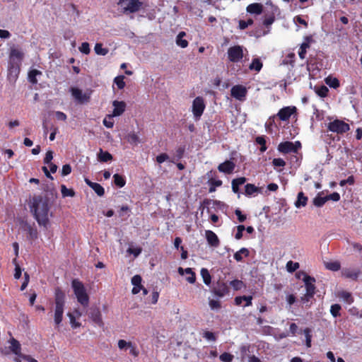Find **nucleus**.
I'll return each instance as SVG.
<instances>
[{
    "label": "nucleus",
    "mask_w": 362,
    "mask_h": 362,
    "mask_svg": "<svg viewBox=\"0 0 362 362\" xmlns=\"http://www.w3.org/2000/svg\"><path fill=\"white\" fill-rule=\"evenodd\" d=\"M30 209L38 224L47 227L49 223V200L41 195L34 196Z\"/></svg>",
    "instance_id": "f257e3e1"
},
{
    "label": "nucleus",
    "mask_w": 362,
    "mask_h": 362,
    "mask_svg": "<svg viewBox=\"0 0 362 362\" xmlns=\"http://www.w3.org/2000/svg\"><path fill=\"white\" fill-rule=\"evenodd\" d=\"M65 293L59 287L54 289V321L59 326L63 320V314L65 306Z\"/></svg>",
    "instance_id": "f03ea898"
},
{
    "label": "nucleus",
    "mask_w": 362,
    "mask_h": 362,
    "mask_svg": "<svg viewBox=\"0 0 362 362\" xmlns=\"http://www.w3.org/2000/svg\"><path fill=\"white\" fill-rule=\"evenodd\" d=\"M71 286L78 302L83 307H87L89 303V296L83 283L78 279H74Z\"/></svg>",
    "instance_id": "7ed1b4c3"
},
{
    "label": "nucleus",
    "mask_w": 362,
    "mask_h": 362,
    "mask_svg": "<svg viewBox=\"0 0 362 362\" xmlns=\"http://www.w3.org/2000/svg\"><path fill=\"white\" fill-rule=\"evenodd\" d=\"M118 4L121 6L125 13H136L143 6V2L139 0H119Z\"/></svg>",
    "instance_id": "20e7f679"
},
{
    "label": "nucleus",
    "mask_w": 362,
    "mask_h": 362,
    "mask_svg": "<svg viewBox=\"0 0 362 362\" xmlns=\"http://www.w3.org/2000/svg\"><path fill=\"white\" fill-rule=\"evenodd\" d=\"M350 129V126L343 120L336 119L327 124V130L337 134H343Z\"/></svg>",
    "instance_id": "39448f33"
},
{
    "label": "nucleus",
    "mask_w": 362,
    "mask_h": 362,
    "mask_svg": "<svg viewBox=\"0 0 362 362\" xmlns=\"http://www.w3.org/2000/svg\"><path fill=\"white\" fill-rule=\"evenodd\" d=\"M301 148V144L299 141L295 142L283 141L278 145V151L282 153H297Z\"/></svg>",
    "instance_id": "423d86ee"
},
{
    "label": "nucleus",
    "mask_w": 362,
    "mask_h": 362,
    "mask_svg": "<svg viewBox=\"0 0 362 362\" xmlns=\"http://www.w3.org/2000/svg\"><path fill=\"white\" fill-rule=\"evenodd\" d=\"M243 57V49L240 45L230 47L228 49V58L230 62L236 63L240 62Z\"/></svg>",
    "instance_id": "0eeeda50"
},
{
    "label": "nucleus",
    "mask_w": 362,
    "mask_h": 362,
    "mask_svg": "<svg viewBox=\"0 0 362 362\" xmlns=\"http://www.w3.org/2000/svg\"><path fill=\"white\" fill-rule=\"evenodd\" d=\"M205 110V103L203 98L197 97L192 102V113L194 117L198 119L202 115Z\"/></svg>",
    "instance_id": "6e6552de"
},
{
    "label": "nucleus",
    "mask_w": 362,
    "mask_h": 362,
    "mask_svg": "<svg viewBox=\"0 0 362 362\" xmlns=\"http://www.w3.org/2000/svg\"><path fill=\"white\" fill-rule=\"evenodd\" d=\"M20 66L21 64L18 63V62H16V60H8V79L9 81H16L18 76V74L20 73Z\"/></svg>",
    "instance_id": "1a4fd4ad"
},
{
    "label": "nucleus",
    "mask_w": 362,
    "mask_h": 362,
    "mask_svg": "<svg viewBox=\"0 0 362 362\" xmlns=\"http://www.w3.org/2000/svg\"><path fill=\"white\" fill-rule=\"evenodd\" d=\"M303 281L305 284V287L306 293H308V296H310V294L315 296L316 291V286L315 285V283L316 281L315 279L304 273Z\"/></svg>",
    "instance_id": "9d476101"
},
{
    "label": "nucleus",
    "mask_w": 362,
    "mask_h": 362,
    "mask_svg": "<svg viewBox=\"0 0 362 362\" xmlns=\"http://www.w3.org/2000/svg\"><path fill=\"white\" fill-rule=\"evenodd\" d=\"M230 94L235 99L243 101L247 95V89L242 85H235L232 87Z\"/></svg>",
    "instance_id": "9b49d317"
},
{
    "label": "nucleus",
    "mask_w": 362,
    "mask_h": 362,
    "mask_svg": "<svg viewBox=\"0 0 362 362\" xmlns=\"http://www.w3.org/2000/svg\"><path fill=\"white\" fill-rule=\"evenodd\" d=\"M297 108L295 106H287L279 110L277 116L281 121H287L291 116L296 113Z\"/></svg>",
    "instance_id": "f8f14e48"
},
{
    "label": "nucleus",
    "mask_w": 362,
    "mask_h": 362,
    "mask_svg": "<svg viewBox=\"0 0 362 362\" xmlns=\"http://www.w3.org/2000/svg\"><path fill=\"white\" fill-rule=\"evenodd\" d=\"M71 91L74 99L81 104L86 103L90 100V95L83 93L82 90L78 88H71Z\"/></svg>",
    "instance_id": "ddd939ff"
},
{
    "label": "nucleus",
    "mask_w": 362,
    "mask_h": 362,
    "mask_svg": "<svg viewBox=\"0 0 362 362\" xmlns=\"http://www.w3.org/2000/svg\"><path fill=\"white\" fill-rule=\"evenodd\" d=\"M313 42L314 40L312 35H308L304 37V42L300 45L298 50V56L300 59L305 58L307 49L310 47V43Z\"/></svg>",
    "instance_id": "4468645a"
},
{
    "label": "nucleus",
    "mask_w": 362,
    "mask_h": 362,
    "mask_svg": "<svg viewBox=\"0 0 362 362\" xmlns=\"http://www.w3.org/2000/svg\"><path fill=\"white\" fill-rule=\"evenodd\" d=\"M89 317L98 326L102 327L103 325L102 315L99 308H91L89 312Z\"/></svg>",
    "instance_id": "2eb2a0df"
},
{
    "label": "nucleus",
    "mask_w": 362,
    "mask_h": 362,
    "mask_svg": "<svg viewBox=\"0 0 362 362\" xmlns=\"http://www.w3.org/2000/svg\"><path fill=\"white\" fill-rule=\"evenodd\" d=\"M112 105L114 107L112 115V117L120 116L124 112L126 103L124 101L114 100L112 102Z\"/></svg>",
    "instance_id": "dca6fc26"
},
{
    "label": "nucleus",
    "mask_w": 362,
    "mask_h": 362,
    "mask_svg": "<svg viewBox=\"0 0 362 362\" xmlns=\"http://www.w3.org/2000/svg\"><path fill=\"white\" fill-rule=\"evenodd\" d=\"M235 168V164L234 162L231 160H226L225 162L221 163L218 166V170L219 172L230 174L233 172Z\"/></svg>",
    "instance_id": "f3484780"
},
{
    "label": "nucleus",
    "mask_w": 362,
    "mask_h": 362,
    "mask_svg": "<svg viewBox=\"0 0 362 362\" xmlns=\"http://www.w3.org/2000/svg\"><path fill=\"white\" fill-rule=\"evenodd\" d=\"M205 234H206V240H207L209 245H210L211 247H217L219 245V244H220L219 239L214 232H213L212 230H206Z\"/></svg>",
    "instance_id": "a211bd4d"
},
{
    "label": "nucleus",
    "mask_w": 362,
    "mask_h": 362,
    "mask_svg": "<svg viewBox=\"0 0 362 362\" xmlns=\"http://www.w3.org/2000/svg\"><path fill=\"white\" fill-rule=\"evenodd\" d=\"M85 182L88 186L92 188L98 196L102 197L105 194V189L100 184L93 182L88 178H85Z\"/></svg>",
    "instance_id": "6ab92c4d"
},
{
    "label": "nucleus",
    "mask_w": 362,
    "mask_h": 362,
    "mask_svg": "<svg viewBox=\"0 0 362 362\" xmlns=\"http://www.w3.org/2000/svg\"><path fill=\"white\" fill-rule=\"evenodd\" d=\"M10 350L17 356L21 357L23 354H22L21 352V347L19 341L14 338H11L10 340Z\"/></svg>",
    "instance_id": "aec40b11"
},
{
    "label": "nucleus",
    "mask_w": 362,
    "mask_h": 362,
    "mask_svg": "<svg viewBox=\"0 0 362 362\" xmlns=\"http://www.w3.org/2000/svg\"><path fill=\"white\" fill-rule=\"evenodd\" d=\"M246 10L250 13L259 15L262 13L263 6L259 3H253L249 4Z\"/></svg>",
    "instance_id": "412c9836"
},
{
    "label": "nucleus",
    "mask_w": 362,
    "mask_h": 362,
    "mask_svg": "<svg viewBox=\"0 0 362 362\" xmlns=\"http://www.w3.org/2000/svg\"><path fill=\"white\" fill-rule=\"evenodd\" d=\"M24 54L18 49L11 48L9 55V61L16 60V62H18L19 64H21V61L23 58Z\"/></svg>",
    "instance_id": "4be33fe9"
},
{
    "label": "nucleus",
    "mask_w": 362,
    "mask_h": 362,
    "mask_svg": "<svg viewBox=\"0 0 362 362\" xmlns=\"http://www.w3.org/2000/svg\"><path fill=\"white\" fill-rule=\"evenodd\" d=\"M247 179L245 177H240L238 178L233 179L231 182L232 191L235 194H238L240 192L239 187L245 184Z\"/></svg>",
    "instance_id": "5701e85b"
},
{
    "label": "nucleus",
    "mask_w": 362,
    "mask_h": 362,
    "mask_svg": "<svg viewBox=\"0 0 362 362\" xmlns=\"http://www.w3.org/2000/svg\"><path fill=\"white\" fill-rule=\"evenodd\" d=\"M229 292V289L228 286L225 283H222L218 286V287L214 288V293L216 296L218 297H223Z\"/></svg>",
    "instance_id": "b1692460"
},
{
    "label": "nucleus",
    "mask_w": 362,
    "mask_h": 362,
    "mask_svg": "<svg viewBox=\"0 0 362 362\" xmlns=\"http://www.w3.org/2000/svg\"><path fill=\"white\" fill-rule=\"evenodd\" d=\"M315 93L320 98H326L328 95L329 89L325 85L315 86L314 88Z\"/></svg>",
    "instance_id": "393cba45"
},
{
    "label": "nucleus",
    "mask_w": 362,
    "mask_h": 362,
    "mask_svg": "<svg viewBox=\"0 0 362 362\" xmlns=\"http://www.w3.org/2000/svg\"><path fill=\"white\" fill-rule=\"evenodd\" d=\"M308 197L304 194L303 192H300L298 194L297 200L295 203V206L297 208L305 206L307 204Z\"/></svg>",
    "instance_id": "a878e982"
},
{
    "label": "nucleus",
    "mask_w": 362,
    "mask_h": 362,
    "mask_svg": "<svg viewBox=\"0 0 362 362\" xmlns=\"http://www.w3.org/2000/svg\"><path fill=\"white\" fill-rule=\"evenodd\" d=\"M98 158L100 162H108L113 159L111 153H110L108 151H103L101 148L100 149Z\"/></svg>",
    "instance_id": "bb28decb"
},
{
    "label": "nucleus",
    "mask_w": 362,
    "mask_h": 362,
    "mask_svg": "<svg viewBox=\"0 0 362 362\" xmlns=\"http://www.w3.org/2000/svg\"><path fill=\"white\" fill-rule=\"evenodd\" d=\"M325 83L327 85H328L330 88L337 89L340 86V82L338 80V78L335 77H331L328 76L325 78Z\"/></svg>",
    "instance_id": "cd10ccee"
},
{
    "label": "nucleus",
    "mask_w": 362,
    "mask_h": 362,
    "mask_svg": "<svg viewBox=\"0 0 362 362\" xmlns=\"http://www.w3.org/2000/svg\"><path fill=\"white\" fill-rule=\"evenodd\" d=\"M186 35V33L184 31L180 32L176 38V43L178 46L182 48H185L188 46V42L186 40H183L182 37Z\"/></svg>",
    "instance_id": "c85d7f7f"
},
{
    "label": "nucleus",
    "mask_w": 362,
    "mask_h": 362,
    "mask_svg": "<svg viewBox=\"0 0 362 362\" xmlns=\"http://www.w3.org/2000/svg\"><path fill=\"white\" fill-rule=\"evenodd\" d=\"M249 254H250L249 250L245 247H243L240 250L236 252L234 254L233 257H234V259L237 262H241L243 260L242 255H244L245 257H247V256H249Z\"/></svg>",
    "instance_id": "c756f323"
},
{
    "label": "nucleus",
    "mask_w": 362,
    "mask_h": 362,
    "mask_svg": "<svg viewBox=\"0 0 362 362\" xmlns=\"http://www.w3.org/2000/svg\"><path fill=\"white\" fill-rule=\"evenodd\" d=\"M360 272L358 270L346 269L343 272V275L349 279L356 280L359 276Z\"/></svg>",
    "instance_id": "7c9ffc66"
},
{
    "label": "nucleus",
    "mask_w": 362,
    "mask_h": 362,
    "mask_svg": "<svg viewBox=\"0 0 362 362\" xmlns=\"http://www.w3.org/2000/svg\"><path fill=\"white\" fill-rule=\"evenodd\" d=\"M262 66L263 64L261 60L258 58H255L252 59L249 68L251 70H255L256 71L259 72L262 69Z\"/></svg>",
    "instance_id": "2f4dec72"
},
{
    "label": "nucleus",
    "mask_w": 362,
    "mask_h": 362,
    "mask_svg": "<svg viewBox=\"0 0 362 362\" xmlns=\"http://www.w3.org/2000/svg\"><path fill=\"white\" fill-rule=\"evenodd\" d=\"M200 273H201L202 277L203 279L204 283L206 285H209L211 281V274H210L209 270L206 268H202L201 269Z\"/></svg>",
    "instance_id": "473e14b6"
},
{
    "label": "nucleus",
    "mask_w": 362,
    "mask_h": 362,
    "mask_svg": "<svg viewBox=\"0 0 362 362\" xmlns=\"http://www.w3.org/2000/svg\"><path fill=\"white\" fill-rule=\"evenodd\" d=\"M114 183L119 187H123L126 184L125 178L119 174H115L113 175Z\"/></svg>",
    "instance_id": "72a5a7b5"
},
{
    "label": "nucleus",
    "mask_w": 362,
    "mask_h": 362,
    "mask_svg": "<svg viewBox=\"0 0 362 362\" xmlns=\"http://www.w3.org/2000/svg\"><path fill=\"white\" fill-rule=\"evenodd\" d=\"M259 191L258 187H257L253 184H247L245 186V194L246 196H251L255 192H257Z\"/></svg>",
    "instance_id": "f704fd0d"
},
{
    "label": "nucleus",
    "mask_w": 362,
    "mask_h": 362,
    "mask_svg": "<svg viewBox=\"0 0 362 362\" xmlns=\"http://www.w3.org/2000/svg\"><path fill=\"white\" fill-rule=\"evenodd\" d=\"M41 74H42L41 71L39 70H37V69H33V70L30 71L28 73V79H29L30 82L33 84L37 83V80L36 76L37 75H40Z\"/></svg>",
    "instance_id": "c9c22d12"
},
{
    "label": "nucleus",
    "mask_w": 362,
    "mask_h": 362,
    "mask_svg": "<svg viewBox=\"0 0 362 362\" xmlns=\"http://www.w3.org/2000/svg\"><path fill=\"white\" fill-rule=\"evenodd\" d=\"M230 286L233 287L235 291L241 290L245 287V284L243 281L238 279H234L229 283Z\"/></svg>",
    "instance_id": "e433bc0d"
},
{
    "label": "nucleus",
    "mask_w": 362,
    "mask_h": 362,
    "mask_svg": "<svg viewBox=\"0 0 362 362\" xmlns=\"http://www.w3.org/2000/svg\"><path fill=\"white\" fill-rule=\"evenodd\" d=\"M326 202H327V196L321 197L320 195H317L313 199V204L317 207H321L325 204Z\"/></svg>",
    "instance_id": "4c0bfd02"
},
{
    "label": "nucleus",
    "mask_w": 362,
    "mask_h": 362,
    "mask_svg": "<svg viewBox=\"0 0 362 362\" xmlns=\"http://www.w3.org/2000/svg\"><path fill=\"white\" fill-rule=\"evenodd\" d=\"M94 49L97 54L102 56L106 55L109 52L107 48L103 47V45L101 43H96Z\"/></svg>",
    "instance_id": "58836bf2"
},
{
    "label": "nucleus",
    "mask_w": 362,
    "mask_h": 362,
    "mask_svg": "<svg viewBox=\"0 0 362 362\" xmlns=\"http://www.w3.org/2000/svg\"><path fill=\"white\" fill-rule=\"evenodd\" d=\"M325 267L327 269L334 272H337L341 268L340 263L337 261L327 262L325 264Z\"/></svg>",
    "instance_id": "ea45409f"
},
{
    "label": "nucleus",
    "mask_w": 362,
    "mask_h": 362,
    "mask_svg": "<svg viewBox=\"0 0 362 362\" xmlns=\"http://www.w3.org/2000/svg\"><path fill=\"white\" fill-rule=\"evenodd\" d=\"M67 316L69 317L70 324L73 329H76L81 326V324L76 320L77 317L74 313L69 312L67 313Z\"/></svg>",
    "instance_id": "a19ab883"
},
{
    "label": "nucleus",
    "mask_w": 362,
    "mask_h": 362,
    "mask_svg": "<svg viewBox=\"0 0 362 362\" xmlns=\"http://www.w3.org/2000/svg\"><path fill=\"white\" fill-rule=\"evenodd\" d=\"M341 309V307L339 304H333L331 305L330 308V313L334 317H339L341 316L340 310Z\"/></svg>",
    "instance_id": "79ce46f5"
},
{
    "label": "nucleus",
    "mask_w": 362,
    "mask_h": 362,
    "mask_svg": "<svg viewBox=\"0 0 362 362\" xmlns=\"http://www.w3.org/2000/svg\"><path fill=\"white\" fill-rule=\"evenodd\" d=\"M61 192L63 197H73L75 195L74 191L72 189H68L64 185H62L61 186Z\"/></svg>",
    "instance_id": "37998d69"
},
{
    "label": "nucleus",
    "mask_w": 362,
    "mask_h": 362,
    "mask_svg": "<svg viewBox=\"0 0 362 362\" xmlns=\"http://www.w3.org/2000/svg\"><path fill=\"white\" fill-rule=\"evenodd\" d=\"M25 230L29 235L30 238L33 240L36 239L37 238V229L33 228L32 226L27 224Z\"/></svg>",
    "instance_id": "c03bdc74"
},
{
    "label": "nucleus",
    "mask_w": 362,
    "mask_h": 362,
    "mask_svg": "<svg viewBox=\"0 0 362 362\" xmlns=\"http://www.w3.org/2000/svg\"><path fill=\"white\" fill-rule=\"evenodd\" d=\"M286 267L288 272L293 273L299 268L300 264L298 262H294L290 260L286 263Z\"/></svg>",
    "instance_id": "a18cd8bd"
},
{
    "label": "nucleus",
    "mask_w": 362,
    "mask_h": 362,
    "mask_svg": "<svg viewBox=\"0 0 362 362\" xmlns=\"http://www.w3.org/2000/svg\"><path fill=\"white\" fill-rule=\"evenodd\" d=\"M127 141L129 144L136 145L139 143V137L134 132L129 134L127 136Z\"/></svg>",
    "instance_id": "49530a36"
},
{
    "label": "nucleus",
    "mask_w": 362,
    "mask_h": 362,
    "mask_svg": "<svg viewBox=\"0 0 362 362\" xmlns=\"http://www.w3.org/2000/svg\"><path fill=\"white\" fill-rule=\"evenodd\" d=\"M255 141L257 142V144H258L261 146V147L259 148L261 152L263 153V152L266 151L267 147L266 146V140L264 136H257L255 139Z\"/></svg>",
    "instance_id": "de8ad7c7"
},
{
    "label": "nucleus",
    "mask_w": 362,
    "mask_h": 362,
    "mask_svg": "<svg viewBox=\"0 0 362 362\" xmlns=\"http://www.w3.org/2000/svg\"><path fill=\"white\" fill-rule=\"evenodd\" d=\"M124 76L121 75L115 78L114 83L117 85L119 89H123L125 86Z\"/></svg>",
    "instance_id": "09e8293b"
},
{
    "label": "nucleus",
    "mask_w": 362,
    "mask_h": 362,
    "mask_svg": "<svg viewBox=\"0 0 362 362\" xmlns=\"http://www.w3.org/2000/svg\"><path fill=\"white\" fill-rule=\"evenodd\" d=\"M340 297L342 298L344 300L349 304H351L354 302V298L349 292L342 291L340 293Z\"/></svg>",
    "instance_id": "8fccbe9b"
},
{
    "label": "nucleus",
    "mask_w": 362,
    "mask_h": 362,
    "mask_svg": "<svg viewBox=\"0 0 362 362\" xmlns=\"http://www.w3.org/2000/svg\"><path fill=\"white\" fill-rule=\"evenodd\" d=\"M233 358V355L228 352H224L219 356V358L222 362H231Z\"/></svg>",
    "instance_id": "3c124183"
},
{
    "label": "nucleus",
    "mask_w": 362,
    "mask_h": 362,
    "mask_svg": "<svg viewBox=\"0 0 362 362\" xmlns=\"http://www.w3.org/2000/svg\"><path fill=\"white\" fill-rule=\"evenodd\" d=\"M13 262L15 264V273H14V277L16 279H18L21 276V269L20 266L17 264L16 257L13 259Z\"/></svg>",
    "instance_id": "603ef678"
},
{
    "label": "nucleus",
    "mask_w": 362,
    "mask_h": 362,
    "mask_svg": "<svg viewBox=\"0 0 362 362\" xmlns=\"http://www.w3.org/2000/svg\"><path fill=\"white\" fill-rule=\"evenodd\" d=\"M79 51L85 54H88L90 52V46L88 42H83L79 47Z\"/></svg>",
    "instance_id": "864d4df0"
},
{
    "label": "nucleus",
    "mask_w": 362,
    "mask_h": 362,
    "mask_svg": "<svg viewBox=\"0 0 362 362\" xmlns=\"http://www.w3.org/2000/svg\"><path fill=\"white\" fill-rule=\"evenodd\" d=\"M245 230V227L243 225H239L237 226V233L235 235V238L240 240L243 238V233Z\"/></svg>",
    "instance_id": "5fc2aeb1"
},
{
    "label": "nucleus",
    "mask_w": 362,
    "mask_h": 362,
    "mask_svg": "<svg viewBox=\"0 0 362 362\" xmlns=\"http://www.w3.org/2000/svg\"><path fill=\"white\" fill-rule=\"evenodd\" d=\"M286 162L284 160V159L278 158H274L272 160V165L276 167H284L286 165Z\"/></svg>",
    "instance_id": "6e6d98bb"
},
{
    "label": "nucleus",
    "mask_w": 362,
    "mask_h": 362,
    "mask_svg": "<svg viewBox=\"0 0 362 362\" xmlns=\"http://www.w3.org/2000/svg\"><path fill=\"white\" fill-rule=\"evenodd\" d=\"M185 146H179L175 151V158L177 160L181 159L185 153Z\"/></svg>",
    "instance_id": "4d7b16f0"
},
{
    "label": "nucleus",
    "mask_w": 362,
    "mask_h": 362,
    "mask_svg": "<svg viewBox=\"0 0 362 362\" xmlns=\"http://www.w3.org/2000/svg\"><path fill=\"white\" fill-rule=\"evenodd\" d=\"M203 337L204 338H206V339L211 341H215L216 340V337L214 333L209 332V331L204 332L203 334Z\"/></svg>",
    "instance_id": "13d9d810"
},
{
    "label": "nucleus",
    "mask_w": 362,
    "mask_h": 362,
    "mask_svg": "<svg viewBox=\"0 0 362 362\" xmlns=\"http://www.w3.org/2000/svg\"><path fill=\"white\" fill-rule=\"evenodd\" d=\"M71 167L69 164H65L62 166V175L66 176L71 173Z\"/></svg>",
    "instance_id": "bf43d9fd"
},
{
    "label": "nucleus",
    "mask_w": 362,
    "mask_h": 362,
    "mask_svg": "<svg viewBox=\"0 0 362 362\" xmlns=\"http://www.w3.org/2000/svg\"><path fill=\"white\" fill-rule=\"evenodd\" d=\"M132 346V342L131 341H126L124 339H119L118 341V347L119 349H124L126 347Z\"/></svg>",
    "instance_id": "052dcab7"
},
{
    "label": "nucleus",
    "mask_w": 362,
    "mask_h": 362,
    "mask_svg": "<svg viewBox=\"0 0 362 362\" xmlns=\"http://www.w3.org/2000/svg\"><path fill=\"white\" fill-rule=\"evenodd\" d=\"M168 158H169V156L167 153H160L158 156H157L156 161L158 163H163V162L167 160L168 159Z\"/></svg>",
    "instance_id": "680f3d73"
},
{
    "label": "nucleus",
    "mask_w": 362,
    "mask_h": 362,
    "mask_svg": "<svg viewBox=\"0 0 362 362\" xmlns=\"http://www.w3.org/2000/svg\"><path fill=\"white\" fill-rule=\"evenodd\" d=\"M209 306L212 310H218L221 308V305L219 301L216 300H209Z\"/></svg>",
    "instance_id": "e2e57ef3"
},
{
    "label": "nucleus",
    "mask_w": 362,
    "mask_h": 362,
    "mask_svg": "<svg viewBox=\"0 0 362 362\" xmlns=\"http://www.w3.org/2000/svg\"><path fill=\"white\" fill-rule=\"evenodd\" d=\"M141 281L142 279L140 275L136 274L132 278V284L134 285V286L140 285L141 284Z\"/></svg>",
    "instance_id": "0e129e2a"
},
{
    "label": "nucleus",
    "mask_w": 362,
    "mask_h": 362,
    "mask_svg": "<svg viewBox=\"0 0 362 362\" xmlns=\"http://www.w3.org/2000/svg\"><path fill=\"white\" fill-rule=\"evenodd\" d=\"M327 201L332 200L334 202H338L340 199V195L338 192H333L329 195H327Z\"/></svg>",
    "instance_id": "69168bd1"
},
{
    "label": "nucleus",
    "mask_w": 362,
    "mask_h": 362,
    "mask_svg": "<svg viewBox=\"0 0 362 362\" xmlns=\"http://www.w3.org/2000/svg\"><path fill=\"white\" fill-rule=\"evenodd\" d=\"M275 20V17H274V13H273L272 15L267 17L264 20V25H266V26H269L270 25H272L274 21Z\"/></svg>",
    "instance_id": "338daca9"
},
{
    "label": "nucleus",
    "mask_w": 362,
    "mask_h": 362,
    "mask_svg": "<svg viewBox=\"0 0 362 362\" xmlns=\"http://www.w3.org/2000/svg\"><path fill=\"white\" fill-rule=\"evenodd\" d=\"M55 116L58 120L66 121L67 119L66 115L61 111L55 112Z\"/></svg>",
    "instance_id": "774afa93"
}]
</instances>
